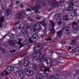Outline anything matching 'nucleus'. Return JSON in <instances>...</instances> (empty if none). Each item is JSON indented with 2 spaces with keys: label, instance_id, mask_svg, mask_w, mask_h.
I'll use <instances>...</instances> for the list:
<instances>
[{
  "label": "nucleus",
  "instance_id": "nucleus-1",
  "mask_svg": "<svg viewBox=\"0 0 79 79\" xmlns=\"http://www.w3.org/2000/svg\"><path fill=\"white\" fill-rule=\"evenodd\" d=\"M73 1L71 0L70 2L69 3V6L68 5L65 6L64 8L65 10L68 11H71L70 15L68 18V16L67 15H66L63 17V19L64 21H68V19L70 20H73L74 18V16H77V14L76 12V10H75L73 8Z\"/></svg>",
  "mask_w": 79,
  "mask_h": 79
},
{
  "label": "nucleus",
  "instance_id": "nucleus-2",
  "mask_svg": "<svg viewBox=\"0 0 79 79\" xmlns=\"http://www.w3.org/2000/svg\"><path fill=\"white\" fill-rule=\"evenodd\" d=\"M43 48V46H39L38 45L35 46V48L33 49V52L32 56L34 57V59L37 61L38 60L40 61H42L44 60V56L40 53L41 50Z\"/></svg>",
  "mask_w": 79,
  "mask_h": 79
},
{
  "label": "nucleus",
  "instance_id": "nucleus-3",
  "mask_svg": "<svg viewBox=\"0 0 79 79\" xmlns=\"http://www.w3.org/2000/svg\"><path fill=\"white\" fill-rule=\"evenodd\" d=\"M13 69L15 74H17L18 73V72L19 71V68L17 66H15L14 68L12 65L9 66L8 68V70L9 71H12Z\"/></svg>",
  "mask_w": 79,
  "mask_h": 79
},
{
  "label": "nucleus",
  "instance_id": "nucleus-4",
  "mask_svg": "<svg viewBox=\"0 0 79 79\" xmlns=\"http://www.w3.org/2000/svg\"><path fill=\"white\" fill-rule=\"evenodd\" d=\"M13 8V5L12 4H10L9 7L8 9L6 10L5 11V15L6 16H7L6 18H8L9 17V15H10L11 13V12L10 11V10Z\"/></svg>",
  "mask_w": 79,
  "mask_h": 79
},
{
  "label": "nucleus",
  "instance_id": "nucleus-5",
  "mask_svg": "<svg viewBox=\"0 0 79 79\" xmlns=\"http://www.w3.org/2000/svg\"><path fill=\"white\" fill-rule=\"evenodd\" d=\"M26 23L25 21H23L22 22V24L21 25H20L19 26V29H21V27H22L23 28V34H27V30L26 29V28L24 27V26H25V24H26Z\"/></svg>",
  "mask_w": 79,
  "mask_h": 79
},
{
  "label": "nucleus",
  "instance_id": "nucleus-6",
  "mask_svg": "<svg viewBox=\"0 0 79 79\" xmlns=\"http://www.w3.org/2000/svg\"><path fill=\"white\" fill-rule=\"evenodd\" d=\"M37 2H36V6L35 7V6H34L33 7H32V9L33 10H35L34 12L35 13H40V11L38 9H40V4L39 3L37 4Z\"/></svg>",
  "mask_w": 79,
  "mask_h": 79
},
{
  "label": "nucleus",
  "instance_id": "nucleus-7",
  "mask_svg": "<svg viewBox=\"0 0 79 79\" xmlns=\"http://www.w3.org/2000/svg\"><path fill=\"white\" fill-rule=\"evenodd\" d=\"M38 38V36L36 34L34 35H33L29 39V40L28 41V40H26V43H32V40L33 39H37Z\"/></svg>",
  "mask_w": 79,
  "mask_h": 79
},
{
  "label": "nucleus",
  "instance_id": "nucleus-8",
  "mask_svg": "<svg viewBox=\"0 0 79 79\" xmlns=\"http://www.w3.org/2000/svg\"><path fill=\"white\" fill-rule=\"evenodd\" d=\"M33 30L38 32L39 30L41 29V26L39 24H35L33 26Z\"/></svg>",
  "mask_w": 79,
  "mask_h": 79
},
{
  "label": "nucleus",
  "instance_id": "nucleus-9",
  "mask_svg": "<svg viewBox=\"0 0 79 79\" xmlns=\"http://www.w3.org/2000/svg\"><path fill=\"white\" fill-rule=\"evenodd\" d=\"M66 25H63V26L64 27V29H65L66 31L65 34L68 35V34H70V32H71V31L70 30V27L68 26V24H66Z\"/></svg>",
  "mask_w": 79,
  "mask_h": 79
},
{
  "label": "nucleus",
  "instance_id": "nucleus-10",
  "mask_svg": "<svg viewBox=\"0 0 79 79\" xmlns=\"http://www.w3.org/2000/svg\"><path fill=\"white\" fill-rule=\"evenodd\" d=\"M72 48V51L73 52V53L76 52H79V46H76L75 47H73L72 48L71 47H70L69 48V50H70Z\"/></svg>",
  "mask_w": 79,
  "mask_h": 79
},
{
  "label": "nucleus",
  "instance_id": "nucleus-11",
  "mask_svg": "<svg viewBox=\"0 0 79 79\" xmlns=\"http://www.w3.org/2000/svg\"><path fill=\"white\" fill-rule=\"evenodd\" d=\"M45 61L47 63L48 66H50L52 65V62L50 60V58H46L45 59Z\"/></svg>",
  "mask_w": 79,
  "mask_h": 79
},
{
  "label": "nucleus",
  "instance_id": "nucleus-12",
  "mask_svg": "<svg viewBox=\"0 0 79 79\" xmlns=\"http://www.w3.org/2000/svg\"><path fill=\"white\" fill-rule=\"evenodd\" d=\"M31 66L32 67H31V69H32V71H38L39 70H40V69H39L38 68H37V65L35 64H32Z\"/></svg>",
  "mask_w": 79,
  "mask_h": 79
},
{
  "label": "nucleus",
  "instance_id": "nucleus-13",
  "mask_svg": "<svg viewBox=\"0 0 79 79\" xmlns=\"http://www.w3.org/2000/svg\"><path fill=\"white\" fill-rule=\"evenodd\" d=\"M25 74L26 76H31L34 74V71H31L29 69L27 70V69H25Z\"/></svg>",
  "mask_w": 79,
  "mask_h": 79
},
{
  "label": "nucleus",
  "instance_id": "nucleus-14",
  "mask_svg": "<svg viewBox=\"0 0 79 79\" xmlns=\"http://www.w3.org/2000/svg\"><path fill=\"white\" fill-rule=\"evenodd\" d=\"M19 76L20 77V79H23L24 77V73L23 70H20L19 72Z\"/></svg>",
  "mask_w": 79,
  "mask_h": 79
},
{
  "label": "nucleus",
  "instance_id": "nucleus-15",
  "mask_svg": "<svg viewBox=\"0 0 79 79\" xmlns=\"http://www.w3.org/2000/svg\"><path fill=\"white\" fill-rule=\"evenodd\" d=\"M72 27H74V29L76 31H79V26L77 25V23L76 22H74L72 24Z\"/></svg>",
  "mask_w": 79,
  "mask_h": 79
},
{
  "label": "nucleus",
  "instance_id": "nucleus-16",
  "mask_svg": "<svg viewBox=\"0 0 79 79\" xmlns=\"http://www.w3.org/2000/svg\"><path fill=\"white\" fill-rule=\"evenodd\" d=\"M59 2L55 1L53 2L52 3L51 5V6L52 8H55V7H57L58 6V5L59 4Z\"/></svg>",
  "mask_w": 79,
  "mask_h": 79
},
{
  "label": "nucleus",
  "instance_id": "nucleus-17",
  "mask_svg": "<svg viewBox=\"0 0 79 79\" xmlns=\"http://www.w3.org/2000/svg\"><path fill=\"white\" fill-rule=\"evenodd\" d=\"M49 22L52 26V28L50 30V32H52V33H55V30L53 28V27H54L55 25V23H54L53 21L52 20H50Z\"/></svg>",
  "mask_w": 79,
  "mask_h": 79
},
{
  "label": "nucleus",
  "instance_id": "nucleus-18",
  "mask_svg": "<svg viewBox=\"0 0 79 79\" xmlns=\"http://www.w3.org/2000/svg\"><path fill=\"white\" fill-rule=\"evenodd\" d=\"M16 41L10 40L8 41V43L9 45L10 46H13V45H14L15 44H16Z\"/></svg>",
  "mask_w": 79,
  "mask_h": 79
},
{
  "label": "nucleus",
  "instance_id": "nucleus-19",
  "mask_svg": "<svg viewBox=\"0 0 79 79\" xmlns=\"http://www.w3.org/2000/svg\"><path fill=\"white\" fill-rule=\"evenodd\" d=\"M19 40L18 42V44H19V46H17L16 47V48L17 49V50H19V48H21V47H23V44H21V38H19Z\"/></svg>",
  "mask_w": 79,
  "mask_h": 79
},
{
  "label": "nucleus",
  "instance_id": "nucleus-20",
  "mask_svg": "<svg viewBox=\"0 0 79 79\" xmlns=\"http://www.w3.org/2000/svg\"><path fill=\"white\" fill-rule=\"evenodd\" d=\"M58 76H59V74H58V73H56V75H55V77L54 76H52L50 77V79H56V77H58ZM57 79H64L63 78H59Z\"/></svg>",
  "mask_w": 79,
  "mask_h": 79
},
{
  "label": "nucleus",
  "instance_id": "nucleus-21",
  "mask_svg": "<svg viewBox=\"0 0 79 79\" xmlns=\"http://www.w3.org/2000/svg\"><path fill=\"white\" fill-rule=\"evenodd\" d=\"M42 77H43V75L42 73H39V74H37L36 77V79H42Z\"/></svg>",
  "mask_w": 79,
  "mask_h": 79
},
{
  "label": "nucleus",
  "instance_id": "nucleus-22",
  "mask_svg": "<svg viewBox=\"0 0 79 79\" xmlns=\"http://www.w3.org/2000/svg\"><path fill=\"white\" fill-rule=\"evenodd\" d=\"M23 64L25 66H28L30 64V61L28 60L25 61L24 62Z\"/></svg>",
  "mask_w": 79,
  "mask_h": 79
},
{
  "label": "nucleus",
  "instance_id": "nucleus-23",
  "mask_svg": "<svg viewBox=\"0 0 79 79\" xmlns=\"http://www.w3.org/2000/svg\"><path fill=\"white\" fill-rule=\"evenodd\" d=\"M38 23L42 24V26L45 27L47 26V23H45V21L43 20L42 21H39L38 22Z\"/></svg>",
  "mask_w": 79,
  "mask_h": 79
},
{
  "label": "nucleus",
  "instance_id": "nucleus-24",
  "mask_svg": "<svg viewBox=\"0 0 79 79\" xmlns=\"http://www.w3.org/2000/svg\"><path fill=\"white\" fill-rule=\"evenodd\" d=\"M56 22H57V23H58L59 24H60V26L62 27V26L63 25L62 23H62L61 20H60V19H57L56 20Z\"/></svg>",
  "mask_w": 79,
  "mask_h": 79
},
{
  "label": "nucleus",
  "instance_id": "nucleus-25",
  "mask_svg": "<svg viewBox=\"0 0 79 79\" xmlns=\"http://www.w3.org/2000/svg\"><path fill=\"white\" fill-rule=\"evenodd\" d=\"M78 39V37H76L75 39L73 40L71 42V45H74V44H76V41H77Z\"/></svg>",
  "mask_w": 79,
  "mask_h": 79
},
{
  "label": "nucleus",
  "instance_id": "nucleus-26",
  "mask_svg": "<svg viewBox=\"0 0 79 79\" xmlns=\"http://www.w3.org/2000/svg\"><path fill=\"white\" fill-rule=\"evenodd\" d=\"M16 16L19 19H23L24 18V16H23L20 14L17 15Z\"/></svg>",
  "mask_w": 79,
  "mask_h": 79
},
{
  "label": "nucleus",
  "instance_id": "nucleus-27",
  "mask_svg": "<svg viewBox=\"0 0 79 79\" xmlns=\"http://www.w3.org/2000/svg\"><path fill=\"white\" fill-rule=\"evenodd\" d=\"M8 2V0H4V1H2L1 2V4L2 5H5L7 3V2Z\"/></svg>",
  "mask_w": 79,
  "mask_h": 79
},
{
  "label": "nucleus",
  "instance_id": "nucleus-28",
  "mask_svg": "<svg viewBox=\"0 0 79 79\" xmlns=\"http://www.w3.org/2000/svg\"><path fill=\"white\" fill-rule=\"evenodd\" d=\"M0 27H1L2 29H4V28H5V27H6V24H3L2 23H0Z\"/></svg>",
  "mask_w": 79,
  "mask_h": 79
},
{
  "label": "nucleus",
  "instance_id": "nucleus-29",
  "mask_svg": "<svg viewBox=\"0 0 79 79\" xmlns=\"http://www.w3.org/2000/svg\"><path fill=\"white\" fill-rule=\"evenodd\" d=\"M57 33L58 36V37H61L62 35V31H57Z\"/></svg>",
  "mask_w": 79,
  "mask_h": 79
},
{
  "label": "nucleus",
  "instance_id": "nucleus-30",
  "mask_svg": "<svg viewBox=\"0 0 79 79\" xmlns=\"http://www.w3.org/2000/svg\"><path fill=\"white\" fill-rule=\"evenodd\" d=\"M40 3L41 5L43 6H44L45 5V1L44 0H40Z\"/></svg>",
  "mask_w": 79,
  "mask_h": 79
},
{
  "label": "nucleus",
  "instance_id": "nucleus-31",
  "mask_svg": "<svg viewBox=\"0 0 79 79\" xmlns=\"http://www.w3.org/2000/svg\"><path fill=\"white\" fill-rule=\"evenodd\" d=\"M1 76H5V75H7L8 74V72L6 71H3L2 73H1Z\"/></svg>",
  "mask_w": 79,
  "mask_h": 79
},
{
  "label": "nucleus",
  "instance_id": "nucleus-32",
  "mask_svg": "<svg viewBox=\"0 0 79 79\" xmlns=\"http://www.w3.org/2000/svg\"><path fill=\"white\" fill-rule=\"evenodd\" d=\"M74 6H79V1H76L74 4Z\"/></svg>",
  "mask_w": 79,
  "mask_h": 79
},
{
  "label": "nucleus",
  "instance_id": "nucleus-33",
  "mask_svg": "<svg viewBox=\"0 0 79 79\" xmlns=\"http://www.w3.org/2000/svg\"><path fill=\"white\" fill-rule=\"evenodd\" d=\"M55 16L56 17H60V16L62 17L63 16V15L61 14L58 13L56 14Z\"/></svg>",
  "mask_w": 79,
  "mask_h": 79
},
{
  "label": "nucleus",
  "instance_id": "nucleus-34",
  "mask_svg": "<svg viewBox=\"0 0 79 79\" xmlns=\"http://www.w3.org/2000/svg\"><path fill=\"white\" fill-rule=\"evenodd\" d=\"M9 36L10 37H15V35L11 33H10L9 34Z\"/></svg>",
  "mask_w": 79,
  "mask_h": 79
},
{
  "label": "nucleus",
  "instance_id": "nucleus-35",
  "mask_svg": "<svg viewBox=\"0 0 79 79\" xmlns=\"http://www.w3.org/2000/svg\"><path fill=\"white\" fill-rule=\"evenodd\" d=\"M49 71V68L46 67L44 69V72H46V71Z\"/></svg>",
  "mask_w": 79,
  "mask_h": 79
},
{
  "label": "nucleus",
  "instance_id": "nucleus-36",
  "mask_svg": "<svg viewBox=\"0 0 79 79\" xmlns=\"http://www.w3.org/2000/svg\"><path fill=\"white\" fill-rule=\"evenodd\" d=\"M61 2L60 3V5H64V0H60Z\"/></svg>",
  "mask_w": 79,
  "mask_h": 79
},
{
  "label": "nucleus",
  "instance_id": "nucleus-37",
  "mask_svg": "<svg viewBox=\"0 0 79 79\" xmlns=\"http://www.w3.org/2000/svg\"><path fill=\"white\" fill-rule=\"evenodd\" d=\"M36 19H38V20H39L41 19V16L38 15L36 17Z\"/></svg>",
  "mask_w": 79,
  "mask_h": 79
},
{
  "label": "nucleus",
  "instance_id": "nucleus-38",
  "mask_svg": "<svg viewBox=\"0 0 79 79\" xmlns=\"http://www.w3.org/2000/svg\"><path fill=\"white\" fill-rule=\"evenodd\" d=\"M3 20H4V18L2 17H0V22L2 23L3 21Z\"/></svg>",
  "mask_w": 79,
  "mask_h": 79
},
{
  "label": "nucleus",
  "instance_id": "nucleus-39",
  "mask_svg": "<svg viewBox=\"0 0 79 79\" xmlns=\"http://www.w3.org/2000/svg\"><path fill=\"white\" fill-rule=\"evenodd\" d=\"M26 28L27 29H31V28H32V26H31V27H29V26L28 24H27L26 25Z\"/></svg>",
  "mask_w": 79,
  "mask_h": 79
},
{
  "label": "nucleus",
  "instance_id": "nucleus-40",
  "mask_svg": "<svg viewBox=\"0 0 79 79\" xmlns=\"http://www.w3.org/2000/svg\"><path fill=\"white\" fill-rule=\"evenodd\" d=\"M27 19L28 21H34V19H31V18H28Z\"/></svg>",
  "mask_w": 79,
  "mask_h": 79
},
{
  "label": "nucleus",
  "instance_id": "nucleus-41",
  "mask_svg": "<svg viewBox=\"0 0 79 79\" xmlns=\"http://www.w3.org/2000/svg\"><path fill=\"white\" fill-rule=\"evenodd\" d=\"M44 76L46 78H47V77L48 76V74L47 73H46L44 74Z\"/></svg>",
  "mask_w": 79,
  "mask_h": 79
},
{
  "label": "nucleus",
  "instance_id": "nucleus-42",
  "mask_svg": "<svg viewBox=\"0 0 79 79\" xmlns=\"http://www.w3.org/2000/svg\"><path fill=\"white\" fill-rule=\"evenodd\" d=\"M39 66H40V68H42L43 67H44V65L42 64H39Z\"/></svg>",
  "mask_w": 79,
  "mask_h": 79
},
{
  "label": "nucleus",
  "instance_id": "nucleus-43",
  "mask_svg": "<svg viewBox=\"0 0 79 79\" xmlns=\"http://www.w3.org/2000/svg\"><path fill=\"white\" fill-rule=\"evenodd\" d=\"M52 40V38L51 37H49L47 39V41H48V40Z\"/></svg>",
  "mask_w": 79,
  "mask_h": 79
},
{
  "label": "nucleus",
  "instance_id": "nucleus-44",
  "mask_svg": "<svg viewBox=\"0 0 79 79\" xmlns=\"http://www.w3.org/2000/svg\"><path fill=\"white\" fill-rule=\"evenodd\" d=\"M16 35L18 37H19L21 35L19 33H16Z\"/></svg>",
  "mask_w": 79,
  "mask_h": 79
},
{
  "label": "nucleus",
  "instance_id": "nucleus-45",
  "mask_svg": "<svg viewBox=\"0 0 79 79\" xmlns=\"http://www.w3.org/2000/svg\"><path fill=\"white\" fill-rule=\"evenodd\" d=\"M17 29V27H15L13 29V31H16Z\"/></svg>",
  "mask_w": 79,
  "mask_h": 79
},
{
  "label": "nucleus",
  "instance_id": "nucleus-46",
  "mask_svg": "<svg viewBox=\"0 0 79 79\" xmlns=\"http://www.w3.org/2000/svg\"><path fill=\"white\" fill-rule=\"evenodd\" d=\"M47 2H49L50 3L52 2V0H46Z\"/></svg>",
  "mask_w": 79,
  "mask_h": 79
},
{
  "label": "nucleus",
  "instance_id": "nucleus-47",
  "mask_svg": "<svg viewBox=\"0 0 79 79\" xmlns=\"http://www.w3.org/2000/svg\"><path fill=\"white\" fill-rule=\"evenodd\" d=\"M27 11H31V10L30 9L28 8L27 10Z\"/></svg>",
  "mask_w": 79,
  "mask_h": 79
},
{
  "label": "nucleus",
  "instance_id": "nucleus-48",
  "mask_svg": "<svg viewBox=\"0 0 79 79\" xmlns=\"http://www.w3.org/2000/svg\"><path fill=\"white\" fill-rule=\"evenodd\" d=\"M2 15V12L1 11V10H0V16H1Z\"/></svg>",
  "mask_w": 79,
  "mask_h": 79
},
{
  "label": "nucleus",
  "instance_id": "nucleus-49",
  "mask_svg": "<svg viewBox=\"0 0 79 79\" xmlns=\"http://www.w3.org/2000/svg\"><path fill=\"white\" fill-rule=\"evenodd\" d=\"M16 4H17V5H18V4H19V1L16 2Z\"/></svg>",
  "mask_w": 79,
  "mask_h": 79
},
{
  "label": "nucleus",
  "instance_id": "nucleus-50",
  "mask_svg": "<svg viewBox=\"0 0 79 79\" xmlns=\"http://www.w3.org/2000/svg\"><path fill=\"white\" fill-rule=\"evenodd\" d=\"M20 23V21H19L17 22H16V24H19Z\"/></svg>",
  "mask_w": 79,
  "mask_h": 79
},
{
  "label": "nucleus",
  "instance_id": "nucleus-51",
  "mask_svg": "<svg viewBox=\"0 0 79 79\" xmlns=\"http://www.w3.org/2000/svg\"><path fill=\"white\" fill-rule=\"evenodd\" d=\"M20 5L21 7H23V5L22 4H21Z\"/></svg>",
  "mask_w": 79,
  "mask_h": 79
},
{
  "label": "nucleus",
  "instance_id": "nucleus-52",
  "mask_svg": "<svg viewBox=\"0 0 79 79\" xmlns=\"http://www.w3.org/2000/svg\"><path fill=\"white\" fill-rule=\"evenodd\" d=\"M76 73H75L74 74V77H76Z\"/></svg>",
  "mask_w": 79,
  "mask_h": 79
},
{
  "label": "nucleus",
  "instance_id": "nucleus-53",
  "mask_svg": "<svg viewBox=\"0 0 79 79\" xmlns=\"http://www.w3.org/2000/svg\"><path fill=\"white\" fill-rule=\"evenodd\" d=\"M24 11H25L24 10H23L21 12H22V13H23L24 12Z\"/></svg>",
  "mask_w": 79,
  "mask_h": 79
},
{
  "label": "nucleus",
  "instance_id": "nucleus-54",
  "mask_svg": "<svg viewBox=\"0 0 79 79\" xmlns=\"http://www.w3.org/2000/svg\"><path fill=\"white\" fill-rule=\"evenodd\" d=\"M44 39H45V40H47V38H44Z\"/></svg>",
  "mask_w": 79,
  "mask_h": 79
},
{
  "label": "nucleus",
  "instance_id": "nucleus-55",
  "mask_svg": "<svg viewBox=\"0 0 79 79\" xmlns=\"http://www.w3.org/2000/svg\"><path fill=\"white\" fill-rule=\"evenodd\" d=\"M15 52V50H13L12 51H11V52Z\"/></svg>",
  "mask_w": 79,
  "mask_h": 79
},
{
  "label": "nucleus",
  "instance_id": "nucleus-56",
  "mask_svg": "<svg viewBox=\"0 0 79 79\" xmlns=\"http://www.w3.org/2000/svg\"><path fill=\"white\" fill-rule=\"evenodd\" d=\"M6 35H4V37H6Z\"/></svg>",
  "mask_w": 79,
  "mask_h": 79
},
{
  "label": "nucleus",
  "instance_id": "nucleus-57",
  "mask_svg": "<svg viewBox=\"0 0 79 79\" xmlns=\"http://www.w3.org/2000/svg\"><path fill=\"white\" fill-rule=\"evenodd\" d=\"M10 17L8 18H7V19H10Z\"/></svg>",
  "mask_w": 79,
  "mask_h": 79
},
{
  "label": "nucleus",
  "instance_id": "nucleus-58",
  "mask_svg": "<svg viewBox=\"0 0 79 79\" xmlns=\"http://www.w3.org/2000/svg\"><path fill=\"white\" fill-rule=\"evenodd\" d=\"M49 9H50V10H51V8H49Z\"/></svg>",
  "mask_w": 79,
  "mask_h": 79
},
{
  "label": "nucleus",
  "instance_id": "nucleus-59",
  "mask_svg": "<svg viewBox=\"0 0 79 79\" xmlns=\"http://www.w3.org/2000/svg\"><path fill=\"white\" fill-rule=\"evenodd\" d=\"M32 31H30V32H32Z\"/></svg>",
  "mask_w": 79,
  "mask_h": 79
},
{
  "label": "nucleus",
  "instance_id": "nucleus-60",
  "mask_svg": "<svg viewBox=\"0 0 79 79\" xmlns=\"http://www.w3.org/2000/svg\"><path fill=\"white\" fill-rule=\"evenodd\" d=\"M34 0H31V1H33Z\"/></svg>",
  "mask_w": 79,
  "mask_h": 79
},
{
  "label": "nucleus",
  "instance_id": "nucleus-61",
  "mask_svg": "<svg viewBox=\"0 0 79 79\" xmlns=\"http://www.w3.org/2000/svg\"><path fill=\"white\" fill-rule=\"evenodd\" d=\"M0 77H1V76H0Z\"/></svg>",
  "mask_w": 79,
  "mask_h": 79
}]
</instances>
